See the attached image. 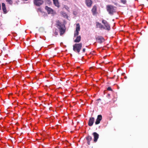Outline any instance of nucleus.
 I'll use <instances>...</instances> for the list:
<instances>
[{
    "label": "nucleus",
    "instance_id": "obj_1",
    "mask_svg": "<svg viewBox=\"0 0 148 148\" xmlns=\"http://www.w3.org/2000/svg\"><path fill=\"white\" fill-rule=\"evenodd\" d=\"M56 26L58 27L60 32V34L61 36L65 32V25L61 23L59 21H57Z\"/></svg>",
    "mask_w": 148,
    "mask_h": 148
},
{
    "label": "nucleus",
    "instance_id": "obj_2",
    "mask_svg": "<svg viewBox=\"0 0 148 148\" xmlns=\"http://www.w3.org/2000/svg\"><path fill=\"white\" fill-rule=\"evenodd\" d=\"M115 7L111 5H108L106 6V9L109 14L112 15L114 13L116 12Z\"/></svg>",
    "mask_w": 148,
    "mask_h": 148
},
{
    "label": "nucleus",
    "instance_id": "obj_3",
    "mask_svg": "<svg viewBox=\"0 0 148 148\" xmlns=\"http://www.w3.org/2000/svg\"><path fill=\"white\" fill-rule=\"evenodd\" d=\"M82 46V43H75L73 46V50L78 53H79L80 50L81 49Z\"/></svg>",
    "mask_w": 148,
    "mask_h": 148
},
{
    "label": "nucleus",
    "instance_id": "obj_4",
    "mask_svg": "<svg viewBox=\"0 0 148 148\" xmlns=\"http://www.w3.org/2000/svg\"><path fill=\"white\" fill-rule=\"evenodd\" d=\"M102 23L103 24L104 26H103V29L110 30V25L108 23L106 20L103 19L102 20Z\"/></svg>",
    "mask_w": 148,
    "mask_h": 148
},
{
    "label": "nucleus",
    "instance_id": "obj_5",
    "mask_svg": "<svg viewBox=\"0 0 148 148\" xmlns=\"http://www.w3.org/2000/svg\"><path fill=\"white\" fill-rule=\"evenodd\" d=\"M33 3L35 5L39 7L44 3L43 0H34Z\"/></svg>",
    "mask_w": 148,
    "mask_h": 148
},
{
    "label": "nucleus",
    "instance_id": "obj_6",
    "mask_svg": "<svg viewBox=\"0 0 148 148\" xmlns=\"http://www.w3.org/2000/svg\"><path fill=\"white\" fill-rule=\"evenodd\" d=\"M80 29V27L79 23L76 24V27L75 31L74 34V36H75L78 35Z\"/></svg>",
    "mask_w": 148,
    "mask_h": 148
},
{
    "label": "nucleus",
    "instance_id": "obj_7",
    "mask_svg": "<svg viewBox=\"0 0 148 148\" xmlns=\"http://www.w3.org/2000/svg\"><path fill=\"white\" fill-rule=\"evenodd\" d=\"M97 41L100 43H101L105 41L103 38L101 36H98L96 38Z\"/></svg>",
    "mask_w": 148,
    "mask_h": 148
},
{
    "label": "nucleus",
    "instance_id": "obj_8",
    "mask_svg": "<svg viewBox=\"0 0 148 148\" xmlns=\"http://www.w3.org/2000/svg\"><path fill=\"white\" fill-rule=\"evenodd\" d=\"M102 119V116L101 115H98L96 121L95 122L96 125L99 124L100 123V121Z\"/></svg>",
    "mask_w": 148,
    "mask_h": 148
},
{
    "label": "nucleus",
    "instance_id": "obj_9",
    "mask_svg": "<svg viewBox=\"0 0 148 148\" xmlns=\"http://www.w3.org/2000/svg\"><path fill=\"white\" fill-rule=\"evenodd\" d=\"M95 120V118L94 117H90L89 119L88 125L90 126L92 125Z\"/></svg>",
    "mask_w": 148,
    "mask_h": 148
},
{
    "label": "nucleus",
    "instance_id": "obj_10",
    "mask_svg": "<svg viewBox=\"0 0 148 148\" xmlns=\"http://www.w3.org/2000/svg\"><path fill=\"white\" fill-rule=\"evenodd\" d=\"M45 9L47 10L48 14H52L53 13V10L51 8L46 6L45 7Z\"/></svg>",
    "mask_w": 148,
    "mask_h": 148
},
{
    "label": "nucleus",
    "instance_id": "obj_11",
    "mask_svg": "<svg viewBox=\"0 0 148 148\" xmlns=\"http://www.w3.org/2000/svg\"><path fill=\"white\" fill-rule=\"evenodd\" d=\"M85 3L86 5L88 7H90L92 3V1L91 0H86Z\"/></svg>",
    "mask_w": 148,
    "mask_h": 148
},
{
    "label": "nucleus",
    "instance_id": "obj_12",
    "mask_svg": "<svg viewBox=\"0 0 148 148\" xmlns=\"http://www.w3.org/2000/svg\"><path fill=\"white\" fill-rule=\"evenodd\" d=\"M2 9L4 14H5L7 13V11L6 9L5 4L4 3H2Z\"/></svg>",
    "mask_w": 148,
    "mask_h": 148
},
{
    "label": "nucleus",
    "instance_id": "obj_13",
    "mask_svg": "<svg viewBox=\"0 0 148 148\" xmlns=\"http://www.w3.org/2000/svg\"><path fill=\"white\" fill-rule=\"evenodd\" d=\"M96 25L97 27L99 28L100 29H103V25L99 22H96Z\"/></svg>",
    "mask_w": 148,
    "mask_h": 148
},
{
    "label": "nucleus",
    "instance_id": "obj_14",
    "mask_svg": "<svg viewBox=\"0 0 148 148\" xmlns=\"http://www.w3.org/2000/svg\"><path fill=\"white\" fill-rule=\"evenodd\" d=\"M53 4L55 5L58 8H59L60 7V5L58 0H53Z\"/></svg>",
    "mask_w": 148,
    "mask_h": 148
},
{
    "label": "nucleus",
    "instance_id": "obj_15",
    "mask_svg": "<svg viewBox=\"0 0 148 148\" xmlns=\"http://www.w3.org/2000/svg\"><path fill=\"white\" fill-rule=\"evenodd\" d=\"M92 12L93 14L94 15L96 14L97 12V7L95 5H94L92 9Z\"/></svg>",
    "mask_w": 148,
    "mask_h": 148
},
{
    "label": "nucleus",
    "instance_id": "obj_16",
    "mask_svg": "<svg viewBox=\"0 0 148 148\" xmlns=\"http://www.w3.org/2000/svg\"><path fill=\"white\" fill-rule=\"evenodd\" d=\"M81 40V37L80 36H77L76 39L74 40V42H79Z\"/></svg>",
    "mask_w": 148,
    "mask_h": 148
},
{
    "label": "nucleus",
    "instance_id": "obj_17",
    "mask_svg": "<svg viewBox=\"0 0 148 148\" xmlns=\"http://www.w3.org/2000/svg\"><path fill=\"white\" fill-rule=\"evenodd\" d=\"M92 135L94 136V139H98L99 137V135L96 132H93Z\"/></svg>",
    "mask_w": 148,
    "mask_h": 148
},
{
    "label": "nucleus",
    "instance_id": "obj_18",
    "mask_svg": "<svg viewBox=\"0 0 148 148\" xmlns=\"http://www.w3.org/2000/svg\"><path fill=\"white\" fill-rule=\"evenodd\" d=\"M6 1L9 3L10 4H12L13 3V2L11 0H6Z\"/></svg>",
    "mask_w": 148,
    "mask_h": 148
},
{
    "label": "nucleus",
    "instance_id": "obj_19",
    "mask_svg": "<svg viewBox=\"0 0 148 148\" xmlns=\"http://www.w3.org/2000/svg\"><path fill=\"white\" fill-rule=\"evenodd\" d=\"M121 2L123 4H125L126 3V0H121Z\"/></svg>",
    "mask_w": 148,
    "mask_h": 148
},
{
    "label": "nucleus",
    "instance_id": "obj_20",
    "mask_svg": "<svg viewBox=\"0 0 148 148\" xmlns=\"http://www.w3.org/2000/svg\"><path fill=\"white\" fill-rule=\"evenodd\" d=\"M46 1L48 4H50L51 3V0H46Z\"/></svg>",
    "mask_w": 148,
    "mask_h": 148
},
{
    "label": "nucleus",
    "instance_id": "obj_21",
    "mask_svg": "<svg viewBox=\"0 0 148 148\" xmlns=\"http://www.w3.org/2000/svg\"><path fill=\"white\" fill-rule=\"evenodd\" d=\"M16 139H13V140H12L11 139H10V141H11L12 143H15L16 142V141L15 140Z\"/></svg>",
    "mask_w": 148,
    "mask_h": 148
},
{
    "label": "nucleus",
    "instance_id": "obj_22",
    "mask_svg": "<svg viewBox=\"0 0 148 148\" xmlns=\"http://www.w3.org/2000/svg\"><path fill=\"white\" fill-rule=\"evenodd\" d=\"M107 90H109V91H112V89L111 87H108V88H107Z\"/></svg>",
    "mask_w": 148,
    "mask_h": 148
},
{
    "label": "nucleus",
    "instance_id": "obj_23",
    "mask_svg": "<svg viewBox=\"0 0 148 148\" xmlns=\"http://www.w3.org/2000/svg\"><path fill=\"white\" fill-rule=\"evenodd\" d=\"M54 34L55 36H56L58 35V32L56 31H55V32L54 33Z\"/></svg>",
    "mask_w": 148,
    "mask_h": 148
},
{
    "label": "nucleus",
    "instance_id": "obj_24",
    "mask_svg": "<svg viewBox=\"0 0 148 148\" xmlns=\"http://www.w3.org/2000/svg\"><path fill=\"white\" fill-rule=\"evenodd\" d=\"M63 16L64 17H65V16H67V15L66 14V13H64L63 14Z\"/></svg>",
    "mask_w": 148,
    "mask_h": 148
},
{
    "label": "nucleus",
    "instance_id": "obj_25",
    "mask_svg": "<svg viewBox=\"0 0 148 148\" xmlns=\"http://www.w3.org/2000/svg\"><path fill=\"white\" fill-rule=\"evenodd\" d=\"M90 139H88V141H87V144L88 145H90V140H89Z\"/></svg>",
    "mask_w": 148,
    "mask_h": 148
},
{
    "label": "nucleus",
    "instance_id": "obj_26",
    "mask_svg": "<svg viewBox=\"0 0 148 148\" xmlns=\"http://www.w3.org/2000/svg\"><path fill=\"white\" fill-rule=\"evenodd\" d=\"M91 138H92L91 137V136H89L86 137V139H91Z\"/></svg>",
    "mask_w": 148,
    "mask_h": 148
},
{
    "label": "nucleus",
    "instance_id": "obj_27",
    "mask_svg": "<svg viewBox=\"0 0 148 148\" xmlns=\"http://www.w3.org/2000/svg\"><path fill=\"white\" fill-rule=\"evenodd\" d=\"M99 100H101V99H97V104L99 103L98 102V101Z\"/></svg>",
    "mask_w": 148,
    "mask_h": 148
},
{
    "label": "nucleus",
    "instance_id": "obj_28",
    "mask_svg": "<svg viewBox=\"0 0 148 148\" xmlns=\"http://www.w3.org/2000/svg\"><path fill=\"white\" fill-rule=\"evenodd\" d=\"M82 51L83 52H85V48L83 49Z\"/></svg>",
    "mask_w": 148,
    "mask_h": 148
},
{
    "label": "nucleus",
    "instance_id": "obj_29",
    "mask_svg": "<svg viewBox=\"0 0 148 148\" xmlns=\"http://www.w3.org/2000/svg\"><path fill=\"white\" fill-rule=\"evenodd\" d=\"M97 139H94V141L95 142H96L97 141Z\"/></svg>",
    "mask_w": 148,
    "mask_h": 148
},
{
    "label": "nucleus",
    "instance_id": "obj_30",
    "mask_svg": "<svg viewBox=\"0 0 148 148\" xmlns=\"http://www.w3.org/2000/svg\"><path fill=\"white\" fill-rule=\"evenodd\" d=\"M108 96H110V94H108Z\"/></svg>",
    "mask_w": 148,
    "mask_h": 148
},
{
    "label": "nucleus",
    "instance_id": "obj_31",
    "mask_svg": "<svg viewBox=\"0 0 148 148\" xmlns=\"http://www.w3.org/2000/svg\"><path fill=\"white\" fill-rule=\"evenodd\" d=\"M125 77V79H126V78H127V77H126V76L125 77Z\"/></svg>",
    "mask_w": 148,
    "mask_h": 148
},
{
    "label": "nucleus",
    "instance_id": "obj_32",
    "mask_svg": "<svg viewBox=\"0 0 148 148\" xmlns=\"http://www.w3.org/2000/svg\"><path fill=\"white\" fill-rule=\"evenodd\" d=\"M28 0H23V1H28Z\"/></svg>",
    "mask_w": 148,
    "mask_h": 148
},
{
    "label": "nucleus",
    "instance_id": "obj_33",
    "mask_svg": "<svg viewBox=\"0 0 148 148\" xmlns=\"http://www.w3.org/2000/svg\"><path fill=\"white\" fill-rule=\"evenodd\" d=\"M112 79H113V78H114V77H112Z\"/></svg>",
    "mask_w": 148,
    "mask_h": 148
},
{
    "label": "nucleus",
    "instance_id": "obj_34",
    "mask_svg": "<svg viewBox=\"0 0 148 148\" xmlns=\"http://www.w3.org/2000/svg\"><path fill=\"white\" fill-rule=\"evenodd\" d=\"M1 139H0V141H1Z\"/></svg>",
    "mask_w": 148,
    "mask_h": 148
},
{
    "label": "nucleus",
    "instance_id": "obj_35",
    "mask_svg": "<svg viewBox=\"0 0 148 148\" xmlns=\"http://www.w3.org/2000/svg\"><path fill=\"white\" fill-rule=\"evenodd\" d=\"M33 141H35V140H33Z\"/></svg>",
    "mask_w": 148,
    "mask_h": 148
},
{
    "label": "nucleus",
    "instance_id": "obj_36",
    "mask_svg": "<svg viewBox=\"0 0 148 148\" xmlns=\"http://www.w3.org/2000/svg\"><path fill=\"white\" fill-rule=\"evenodd\" d=\"M79 142H80V140H79V141H78Z\"/></svg>",
    "mask_w": 148,
    "mask_h": 148
}]
</instances>
